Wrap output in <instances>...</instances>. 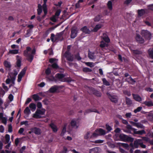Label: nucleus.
I'll return each instance as SVG.
<instances>
[{
  "label": "nucleus",
  "instance_id": "1",
  "mask_svg": "<svg viewBox=\"0 0 153 153\" xmlns=\"http://www.w3.org/2000/svg\"><path fill=\"white\" fill-rule=\"evenodd\" d=\"M35 49L31 50L29 47H27L26 50L24 52V55L27 57L28 60L31 62L33 59V55L35 54Z\"/></svg>",
  "mask_w": 153,
  "mask_h": 153
},
{
  "label": "nucleus",
  "instance_id": "2",
  "mask_svg": "<svg viewBox=\"0 0 153 153\" xmlns=\"http://www.w3.org/2000/svg\"><path fill=\"white\" fill-rule=\"evenodd\" d=\"M47 0H43L44 4L42 6L41 4H39L38 5V8L37 10L38 14L39 15L41 14L42 12V9H43L44 12L45 13V16L47 13V10L46 3Z\"/></svg>",
  "mask_w": 153,
  "mask_h": 153
},
{
  "label": "nucleus",
  "instance_id": "3",
  "mask_svg": "<svg viewBox=\"0 0 153 153\" xmlns=\"http://www.w3.org/2000/svg\"><path fill=\"white\" fill-rule=\"evenodd\" d=\"M45 112V110L42 108L41 110L37 109L35 113L33 115V117L38 119L41 117L42 115H44Z\"/></svg>",
  "mask_w": 153,
  "mask_h": 153
},
{
  "label": "nucleus",
  "instance_id": "4",
  "mask_svg": "<svg viewBox=\"0 0 153 153\" xmlns=\"http://www.w3.org/2000/svg\"><path fill=\"white\" fill-rule=\"evenodd\" d=\"M141 33L142 35L144 36L145 39H147L149 40L151 38L152 34L149 32L147 30H142Z\"/></svg>",
  "mask_w": 153,
  "mask_h": 153
},
{
  "label": "nucleus",
  "instance_id": "5",
  "mask_svg": "<svg viewBox=\"0 0 153 153\" xmlns=\"http://www.w3.org/2000/svg\"><path fill=\"white\" fill-rule=\"evenodd\" d=\"M56 77L60 81L65 82H70L71 80L68 78L65 77L62 74H57L56 75Z\"/></svg>",
  "mask_w": 153,
  "mask_h": 153
},
{
  "label": "nucleus",
  "instance_id": "6",
  "mask_svg": "<svg viewBox=\"0 0 153 153\" xmlns=\"http://www.w3.org/2000/svg\"><path fill=\"white\" fill-rule=\"evenodd\" d=\"M120 140L122 141H130L132 142L133 141V139L130 137H128L123 134H121L119 136Z\"/></svg>",
  "mask_w": 153,
  "mask_h": 153
},
{
  "label": "nucleus",
  "instance_id": "7",
  "mask_svg": "<svg viewBox=\"0 0 153 153\" xmlns=\"http://www.w3.org/2000/svg\"><path fill=\"white\" fill-rule=\"evenodd\" d=\"M61 13V10H58L56 12L55 15L50 18V19L53 22H56L57 21Z\"/></svg>",
  "mask_w": 153,
  "mask_h": 153
},
{
  "label": "nucleus",
  "instance_id": "8",
  "mask_svg": "<svg viewBox=\"0 0 153 153\" xmlns=\"http://www.w3.org/2000/svg\"><path fill=\"white\" fill-rule=\"evenodd\" d=\"M27 69V67H26L24 68L21 71L20 73L18 75V81L19 82H20L22 79V77L25 75L26 71Z\"/></svg>",
  "mask_w": 153,
  "mask_h": 153
},
{
  "label": "nucleus",
  "instance_id": "9",
  "mask_svg": "<svg viewBox=\"0 0 153 153\" xmlns=\"http://www.w3.org/2000/svg\"><path fill=\"white\" fill-rule=\"evenodd\" d=\"M31 131L29 132L30 133H31V132L34 133L35 134L37 135H40L42 133L41 130L37 127H34L30 129Z\"/></svg>",
  "mask_w": 153,
  "mask_h": 153
},
{
  "label": "nucleus",
  "instance_id": "10",
  "mask_svg": "<svg viewBox=\"0 0 153 153\" xmlns=\"http://www.w3.org/2000/svg\"><path fill=\"white\" fill-rule=\"evenodd\" d=\"M71 125L74 128H77L79 126V123L77 120H73L71 122Z\"/></svg>",
  "mask_w": 153,
  "mask_h": 153
},
{
  "label": "nucleus",
  "instance_id": "11",
  "mask_svg": "<svg viewBox=\"0 0 153 153\" xmlns=\"http://www.w3.org/2000/svg\"><path fill=\"white\" fill-rule=\"evenodd\" d=\"M61 88V86H54L52 87L49 90V92L52 93L55 92H59L58 90Z\"/></svg>",
  "mask_w": 153,
  "mask_h": 153
},
{
  "label": "nucleus",
  "instance_id": "12",
  "mask_svg": "<svg viewBox=\"0 0 153 153\" xmlns=\"http://www.w3.org/2000/svg\"><path fill=\"white\" fill-rule=\"evenodd\" d=\"M77 32L78 29L76 27H74L72 28L71 31V38L74 39L76 36Z\"/></svg>",
  "mask_w": 153,
  "mask_h": 153
},
{
  "label": "nucleus",
  "instance_id": "13",
  "mask_svg": "<svg viewBox=\"0 0 153 153\" xmlns=\"http://www.w3.org/2000/svg\"><path fill=\"white\" fill-rule=\"evenodd\" d=\"M81 30L85 33L89 34L92 31V29L89 30L88 27L85 26L81 29Z\"/></svg>",
  "mask_w": 153,
  "mask_h": 153
},
{
  "label": "nucleus",
  "instance_id": "14",
  "mask_svg": "<svg viewBox=\"0 0 153 153\" xmlns=\"http://www.w3.org/2000/svg\"><path fill=\"white\" fill-rule=\"evenodd\" d=\"M18 73V72L16 71H14L13 73H9V74L8 77L11 78L12 80H15Z\"/></svg>",
  "mask_w": 153,
  "mask_h": 153
},
{
  "label": "nucleus",
  "instance_id": "15",
  "mask_svg": "<svg viewBox=\"0 0 153 153\" xmlns=\"http://www.w3.org/2000/svg\"><path fill=\"white\" fill-rule=\"evenodd\" d=\"M49 125L53 132L56 133L57 131L58 128L56 125L54 124L51 123Z\"/></svg>",
  "mask_w": 153,
  "mask_h": 153
},
{
  "label": "nucleus",
  "instance_id": "16",
  "mask_svg": "<svg viewBox=\"0 0 153 153\" xmlns=\"http://www.w3.org/2000/svg\"><path fill=\"white\" fill-rule=\"evenodd\" d=\"M108 97L111 101L113 102H116L118 100V98L117 96L114 95H110Z\"/></svg>",
  "mask_w": 153,
  "mask_h": 153
},
{
  "label": "nucleus",
  "instance_id": "17",
  "mask_svg": "<svg viewBox=\"0 0 153 153\" xmlns=\"http://www.w3.org/2000/svg\"><path fill=\"white\" fill-rule=\"evenodd\" d=\"M136 39L140 43H142L144 42V39L141 37L138 34H137Z\"/></svg>",
  "mask_w": 153,
  "mask_h": 153
},
{
  "label": "nucleus",
  "instance_id": "18",
  "mask_svg": "<svg viewBox=\"0 0 153 153\" xmlns=\"http://www.w3.org/2000/svg\"><path fill=\"white\" fill-rule=\"evenodd\" d=\"M3 114L2 113H0V120H1L2 122L6 124L7 123V118L3 117Z\"/></svg>",
  "mask_w": 153,
  "mask_h": 153
},
{
  "label": "nucleus",
  "instance_id": "19",
  "mask_svg": "<svg viewBox=\"0 0 153 153\" xmlns=\"http://www.w3.org/2000/svg\"><path fill=\"white\" fill-rule=\"evenodd\" d=\"M5 140L6 142L8 143V144L6 146V147L8 148L10 145V142H9L10 140V136L9 134H7L5 135Z\"/></svg>",
  "mask_w": 153,
  "mask_h": 153
},
{
  "label": "nucleus",
  "instance_id": "20",
  "mask_svg": "<svg viewBox=\"0 0 153 153\" xmlns=\"http://www.w3.org/2000/svg\"><path fill=\"white\" fill-rule=\"evenodd\" d=\"M4 64L7 69L9 70L11 67V65L10 62L7 61H5L4 62Z\"/></svg>",
  "mask_w": 153,
  "mask_h": 153
},
{
  "label": "nucleus",
  "instance_id": "21",
  "mask_svg": "<svg viewBox=\"0 0 153 153\" xmlns=\"http://www.w3.org/2000/svg\"><path fill=\"white\" fill-rule=\"evenodd\" d=\"M96 132L98 133L99 135H104L106 134L105 131L101 128L97 129Z\"/></svg>",
  "mask_w": 153,
  "mask_h": 153
},
{
  "label": "nucleus",
  "instance_id": "22",
  "mask_svg": "<svg viewBox=\"0 0 153 153\" xmlns=\"http://www.w3.org/2000/svg\"><path fill=\"white\" fill-rule=\"evenodd\" d=\"M102 25L101 24H99L96 25L94 28L92 30L94 32H96L101 28Z\"/></svg>",
  "mask_w": 153,
  "mask_h": 153
},
{
  "label": "nucleus",
  "instance_id": "23",
  "mask_svg": "<svg viewBox=\"0 0 153 153\" xmlns=\"http://www.w3.org/2000/svg\"><path fill=\"white\" fill-rule=\"evenodd\" d=\"M133 130L134 131V133L135 134H143L145 133V132L144 130L136 131V129L135 128H133Z\"/></svg>",
  "mask_w": 153,
  "mask_h": 153
},
{
  "label": "nucleus",
  "instance_id": "24",
  "mask_svg": "<svg viewBox=\"0 0 153 153\" xmlns=\"http://www.w3.org/2000/svg\"><path fill=\"white\" fill-rule=\"evenodd\" d=\"M102 38L106 42L108 43L110 42V40L105 33L103 34Z\"/></svg>",
  "mask_w": 153,
  "mask_h": 153
},
{
  "label": "nucleus",
  "instance_id": "25",
  "mask_svg": "<svg viewBox=\"0 0 153 153\" xmlns=\"http://www.w3.org/2000/svg\"><path fill=\"white\" fill-rule=\"evenodd\" d=\"M29 107L32 111H34L36 109V105L33 103H31L29 105Z\"/></svg>",
  "mask_w": 153,
  "mask_h": 153
},
{
  "label": "nucleus",
  "instance_id": "26",
  "mask_svg": "<svg viewBox=\"0 0 153 153\" xmlns=\"http://www.w3.org/2000/svg\"><path fill=\"white\" fill-rule=\"evenodd\" d=\"M134 99L136 101L140 102L142 100L141 98L139 95L137 94H133Z\"/></svg>",
  "mask_w": 153,
  "mask_h": 153
},
{
  "label": "nucleus",
  "instance_id": "27",
  "mask_svg": "<svg viewBox=\"0 0 153 153\" xmlns=\"http://www.w3.org/2000/svg\"><path fill=\"white\" fill-rule=\"evenodd\" d=\"M140 142H141V140L138 139L134 141V146L135 148H137L139 145Z\"/></svg>",
  "mask_w": 153,
  "mask_h": 153
},
{
  "label": "nucleus",
  "instance_id": "28",
  "mask_svg": "<svg viewBox=\"0 0 153 153\" xmlns=\"http://www.w3.org/2000/svg\"><path fill=\"white\" fill-rule=\"evenodd\" d=\"M148 53L149 57L153 59V48L149 49L148 51Z\"/></svg>",
  "mask_w": 153,
  "mask_h": 153
},
{
  "label": "nucleus",
  "instance_id": "29",
  "mask_svg": "<svg viewBox=\"0 0 153 153\" xmlns=\"http://www.w3.org/2000/svg\"><path fill=\"white\" fill-rule=\"evenodd\" d=\"M98 149L97 148L95 147L89 150V153H98Z\"/></svg>",
  "mask_w": 153,
  "mask_h": 153
},
{
  "label": "nucleus",
  "instance_id": "30",
  "mask_svg": "<svg viewBox=\"0 0 153 153\" xmlns=\"http://www.w3.org/2000/svg\"><path fill=\"white\" fill-rule=\"evenodd\" d=\"M107 6L108 9L110 10L112 9V2L109 1L107 4Z\"/></svg>",
  "mask_w": 153,
  "mask_h": 153
},
{
  "label": "nucleus",
  "instance_id": "31",
  "mask_svg": "<svg viewBox=\"0 0 153 153\" xmlns=\"http://www.w3.org/2000/svg\"><path fill=\"white\" fill-rule=\"evenodd\" d=\"M88 56L89 58L91 59H93L95 58V56L94 55V53L91 52H89Z\"/></svg>",
  "mask_w": 153,
  "mask_h": 153
},
{
  "label": "nucleus",
  "instance_id": "32",
  "mask_svg": "<svg viewBox=\"0 0 153 153\" xmlns=\"http://www.w3.org/2000/svg\"><path fill=\"white\" fill-rule=\"evenodd\" d=\"M19 49L10 50L9 51V53L12 54H16L19 53Z\"/></svg>",
  "mask_w": 153,
  "mask_h": 153
},
{
  "label": "nucleus",
  "instance_id": "33",
  "mask_svg": "<svg viewBox=\"0 0 153 153\" xmlns=\"http://www.w3.org/2000/svg\"><path fill=\"white\" fill-rule=\"evenodd\" d=\"M24 113L27 115H29L31 113L30 110L28 107H27L25 108L24 111Z\"/></svg>",
  "mask_w": 153,
  "mask_h": 153
},
{
  "label": "nucleus",
  "instance_id": "34",
  "mask_svg": "<svg viewBox=\"0 0 153 153\" xmlns=\"http://www.w3.org/2000/svg\"><path fill=\"white\" fill-rule=\"evenodd\" d=\"M143 103L148 106H153V103L151 101H145Z\"/></svg>",
  "mask_w": 153,
  "mask_h": 153
},
{
  "label": "nucleus",
  "instance_id": "35",
  "mask_svg": "<svg viewBox=\"0 0 153 153\" xmlns=\"http://www.w3.org/2000/svg\"><path fill=\"white\" fill-rule=\"evenodd\" d=\"M145 13V11L144 10L141 9L138 11V15L140 16H142Z\"/></svg>",
  "mask_w": 153,
  "mask_h": 153
},
{
  "label": "nucleus",
  "instance_id": "36",
  "mask_svg": "<svg viewBox=\"0 0 153 153\" xmlns=\"http://www.w3.org/2000/svg\"><path fill=\"white\" fill-rule=\"evenodd\" d=\"M16 58L17 59V65L18 67H20L21 66V58L19 56H16Z\"/></svg>",
  "mask_w": 153,
  "mask_h": 153
},
{
  "label": "nucleus",
  "instance_id": "37",
  "mask_svg": "<svg viewBox=\"0 0 153 153\" xmlns=\"http://www.w3.org/2000/svg\"><path fill=\"white\" fill-rule=\"evenodd\" d=\"M57 37L55 36L53 34H51V39L52 42H55L56 40Z\"/></svg>",
  "mask_w": 153,
  "mask_h": 153
},
{
  "label": "nucleus",
  "instance_id": "38",
  "mask_svg": "<svg viewBox=\"0 0 153 153\" xmlns=\"http://www.w3.org/2000/svg\"><path fill=\"white\" fill-rule=\"evenodd\" d=\"M126 80L128 82L132 84H133L135 82V81L132 79L131 77H129V78Z\"/></svg>",
  "mask_w": 153,
  "mask_h": 153
},
{
  "label": "nucleus",
  "instance_id": "39",
  "mask_svg": "<svg viewBox=\"0 0 153 153\" xmlns=\"http://www.w3.org/2000/svg\"><path fill=\"white\" fill-rule=\"evenodd\" d=\"M117 144L120 146H122L125 148H127L128 146V145L126 143H117Z\"/></svg>",
  "mask_w": 153,
  "mask_h": 153
},
{
  "label": "nucleus",
  "instance_id": "40",
  "mask_svg": "<svg viewBox=\"0 0 153 153\" xmlns=\"http://www.w3.org/2000/svg\"><path fill=\"white\" fill-rule=\"evenodd\" d=\"M99 135L98 133L96 132V130H95V132L93 133L91 136V138L97 137Z\"/></svg>",
  "mask_w": 153,
  "mask_h": 153
},
{
  "label": "nucleus",
  "instance_id": "41",
  "mask_svg": "<svg viewBox=\"0 0 153 153\" xmlns=\"http://www.w3.org/2000/svg\"><path fill=\"white\" fill-rule=\"evenodd\" d=\"M33 98L35 101H37L39 99V96L37 94H34L33 95Z\"/></svg>",
  "mask_w": 153,
  "mask_h": 153
},
{
  "label": "nucleus",
  "instance_id": "42",
  "mask_svg": "<svg viewBox=\"0 0 153 153\" xmlns=\"http://www.w3.org/2000/svg\"><path fill=\"white\" fill-rule=\"evenodd\" d=\"M85 64L87 65L90 66L91 67H92L94 65L93 63L91 62H85Z\"/></svg>",
  "mask_w": 153,
  "mask_h": 153
},
{
  "label": "nucleus",
  "instance_id": "43",
  "mask_svg": "<svg viewBox=\"0 0 153 153\" xmlns=\"http://www.w3.org/2000/svg\"><path fill=\"white\" fill-rule=\"evenodd\" d=\"M108 44L104 42L103 41H102L101 42V44H100V47L101 48H103L105 47V46H108Z\"/></svg>",
  "mask_w": 153,
  "mask_h": 153
},
{
  "label": "nucleus",
  "instance_id": "44",
  "mask_svg": "<svg viewBox=\"0 0 153 153\" xmlns=\"http://www.w3.org/2000/svg\"><path fill=\"white\" fill-rule=\"evenodd\" d=\"M83 0H79L78 2L76 4V8H79L80 6V3L82 2Z\"/></svg>",
  "mask_w": 153,
  "mask_h": 153
},
{
  "label": "nucleus",
  "instance_id": "45",
  "mask_svg": "<svg viewBox=\"0 0 153 153\" xmlns=\"http://www.w3.org/2000/svg\"><path fill=\"white\" fill-rule=\"evenodd\" d=\"M102 17V16L100 15H98L95 18H94V21H98L100 20L101 18Z\"/></svg>",
  "mask_w": 153,
  "mask_h": 153
},
{
  "label": "nucleus",
  "instance_id": "46",
  "mask_svg": "<svg viewBox=\"0 0 153 153\" xmlns=\"http://www.w3.org/2000/svg\"><path fill=\"white\" fill-rule=\"evenodd\" d=\"M142 108L141 107H138L137 108L134 110V112L135 113L139 112L141 110Z\"/></svg>",
  "mask_w": 153,
  "mask_h": 153
},
{
  "label": "nucleus",
  "instance_id": "47",
  "mask_svg": "<svg viewBox=\"0 0 153 153\" xmlns=\"http://www.w3.org/2000/svg\"><path fill=\"white\" fill-rule=\"evenodd\" d=\"M102 81L103 84L106 85H109V84L105 78L102 79Z\"/></svg>",
  "mask_w": 153,
  "mask_h": 153
},
{
  "label": "nucleus",
  "instance_id": "48",
  "mask_svg": "<svg viewBox=\"0 0 153 153\" xmlns=\"http://www.w3.org/2000/svg\"><path fill=\"white\" fill-rule=\"evenodd\" d=\"M126 102L127 104L130 105L131 104V100L127 97H126Z\"/></svg>",
  "mask_w": 153,
  "mask_h": 153
},
{
  "label": "nucleus",
  "instance_id": "49",
  "mask_svg": "<svg viewBox=\"0 0 153 153\" xmlns=\"http://www.w3.org/2000/svg\"><path fill=\"white\" fill-rule=\"evenodd\" d=\"M66 131V129L65 127H64L62 129V132L61 134V135L62 136H63L64 134L65 133Z\"/></svg>",
  "mask_w": 153,
  "mask_h": 153
},
{
  "label": "nucleus",
  "instance_id": "50",
  "mask_svg": "<svg viewBox=\"0 0 153 153\" xmlns=\"http://www.w3.org/2000/svg\"><path fill=\"white\" fill-rule=\"evenodd\" d=\"M90 132H87L85 136V139H88L89 137H90L91 135H90Z\"/></svg>",
  "mask_w": 153,
  "mask_h": 153
},
{
  "label": "nucleus",
  "instance_id": "51",
  "mask_svg": "<svg viewBox=\"0 0 153 153\" xmlns=\"http://www.w3.org/2000/svg\"><path fill=\"white\" fill-rule=\"evenodd\" d=\"M135 126L137 127L138 128H143V126L141 125L140 123H137Z\"/></svg>",
  "mask_w": 153,
  "mask_h": 153
},
{
  "label": "nucleus",
  "instance_id": "52",
  "mask_svg": "<svg viewBox=\"0 0 153 153\" xmlns=\"http://www.w3.org/2000/svg\"><path fill=\"white\" fill-rule=\"evenodd\" d=\"M83 71L85 72H90L91 70L87 68H84L83 69Z\"/></svg>",
  "mask_w": 153,
  "mask_h": 153
},
{
  "label": "nucleus",
  "instance_id": "53",
  "mask_svg": "<svg viewBox=\"0 0 153 153\" xmlns=\"http://www.w3.org/2000/svg\"><path fill=\"white\" fill-rule=\"evenodd\" d=\"M21 125H25L26 126H28V122L27 121H23L21 122Z\"/></svg>",
  "mask_w": 153,
  "mask_h": 153
},
{
  "label": "nucleus",
  "instance_id": "54",
  "mask_svg": "<svg viewBox=\"0 0 153 153\" xmlns=\"http://www.w3.org/2000/svg\"><path fill=\"white\" fill-rule=\"evenodd\" d=\"M104 140H96L94 141V142L96 143H101L103 142Z\"/></svg>",
  "mask_w": 153,
  "mask_h": 153
},
{
  "label": "nucleus",
  "instance_id": "55",
  "mask_svg": "<svg viewBox=\"0 0 153 153\" xmlns=\"http://www.w3.org/2000/svg\"><path fill=\"white\" fill-rule=\"evenodd\" d=\"M8 99L10 102L12 101L13 99V96L12 94H10L8 97Z\"/></svg>",
  "mask_w": 153,
  "mask_h": 153
},
{
  "label": "nucleus",
  "instance_id": "56",
  "mask_svg": "<svg viewBox=\"0 0 153 153\" xmlns=\"http://www.w3.org/2000/svg\"><path fill=\"white\" fill-rule=\"evenodd\" d=\"M142 140H144L145 141H146V142H150V140L149 139L148 137H143L142 138Z\"/></svg>",
  "mask_w": 153,
  "mask_h": 153
},
{
  "label": "nucleus",
  "instance_id": "57",
  "mask_svg": "<svg viewBox=\"0 0 153 153\" xmlns=\"http://www.w3.org/2000/svg\"><path fill=\"white\" fill-rule=\"evenodd\" d=\"M132 0H126L124 2V3L126 5L129 4L131 2Z\"/></svg>",
  "mask_w": 153,
  "mask_h": 153
},
{
  "label": "nucleus",
  "instance_id": "58",
  "mask_svg": "<svg viewBox=\"0 0 153 153\" xmlns=\"http://www.w3.org/2000/svg\"><path fill=\"white\" fill-rule=\"evenodd\" d=\"M139 145L142 148H145L146 147V146L143 144V142L142 140L141 142H140V143H139Z\"/></svg>",
  "mask_w": 153,
  "mask_h": 153
},
{
  "label": "nucleus",
  "instance_id": "59",
  "mask_svg": "<svg viewBox=\"0 0 153 153\" xmlns=\"http://www.w3.org/2000/svg\"><path fill=\"white\" fill-rule=\"evenodd\" d=\"M126 116L127 118H129L131 116V113H128L126 114Z\"/></svg>",
  "mask_w": 153,
  "mask_h": 153
},
{
  "label": "nucleus",
  "instance_id": "60",
  "mask_svg": "<svg viewBox=\"0 0 153 153\" xmlns=\"http://www.w3.org/2000/svg\"><path fill=\"white\" fill-rule=\"evenodd\" d=\"M145 90L147 91L152 92L153 91V89L150 88H145Z\"/></svg>",
  "mask_w": 153,
  "mask_h": 153
},
{
  "label": "nucleus",
  "instance_id": "61",
  "mask_svg": "<svg viewBox=\"0 0 153 153\" xmlns=\"http://www.w3.org/2000/svg\"><path fill=\"white\" fill-rule=\"evenodd\" d=\"M8 132H11L12 131V128L11 125H9L8 126Z\"/></svg>",
  "mask_w": 153,
  "mask_h": 153
},
{
  "label": "nucleus",
  "instance_id": "62",
  "mask_svg": "<svg viewBox=\"0 0 153 153\" xmlns=\"http://www.w3.org/2000/svg\"><path fill=\"white\" fill-rule=\"evenodd\" d=\"M1 153H16L15 152H10L9 151L5 150V151H2Z\"/></svg>",
  "mask_w": 153,
  "mask_h": 153
},
{
  "label": "nucleus",
  "instance_id": "63",
  "mask_svg": "<svg viewBox=\"0 0 153 153\" xmlns=\"http://www.w3.org/2000/svg\"><path fill=\"white\" fill-rule=\"evenodd\" d=\"M11 47L13 49L19 48V46L15 45H11Z\"/></svg>",
  "mask_w": 153,
  "mask_h": 153
},
{
  "label": "nucleus",
  "instance_id": "64",
  "mask_svg": "<svg viewBox=\"0 0 153 153\" xmlns=\"http://www.w3.org/2000/svg\"><path fill=\"white\" fill-rule=\"evenodd\" d=\"M24 130V128H20L19 131V133L20 134H22V133L23 132Z\"/></svg>",
  "mask_w": 153,
  "mask_h": 153
}]
</instances>
